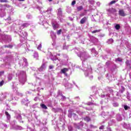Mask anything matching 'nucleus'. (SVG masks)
<instances>
[{"label": "nucleus", "instance_id": "obj_11", "mask_svg": "<svg viewBox=\"0 0 131 131\" xmlns=\"http://www.w3.org/2000/svg\"><path fill=\"white\" fill-rule=\"evenodd\" d=\"M115 28L117 30H119L120 29V25L119 24H117Z\"/></svg>", "mask_w": 131, "mask_h": 131}, {"label": "nucleus", "instance_id": "obj_21", "mask_svg": "<svg viewBox=\"0 0 131 131\" xmlns=\"http://www.w3.org/2000/svg\"><path fill=\"white\" fill-rule=\"evenodd\" d=\"M124 108L125 110H127V109H128V106L127 105H124Z\"/></svg>", "mask_w": 131, "mask_h": 131}, {"label": "nucleus", "instance_id": "obj_33", "mask_svg": "<svg viewBox=\"0 0 131 131\" xmlns=\"http://www.w3.org/2000/svg\"><path fill=\"white\" fill-rule=\"evenodd\" d=\"M5 48H8V46L5 45Z\"/></svg>", "mask_w": 131, "mask_h": 131}, {"label": "nucleus", "instance_id": "obj_27", "mask_svg": "<svg viewBox=\"0 0 131 131\" xmlns=\"http://www.w3.org/2000/svg\"><path fill=\"white\" fill-rule=\"evenodd\" d=\"M4 72L3 71V72H0V75H2V74H4Z\"/></svg>", "mask_w": 131, "mask_h": 131}, {"label": "nucleus", "instance_id": "obj_23", "mask_svg": "<svg viewBox=\"0 0 131 131\" xmlns=\"http://www.w3.org/2000/svg\"><path fill=\"white\" fill-rule=\"evenodd\" d=\"M49 68V69H53L54 68V66H50Z\"/></svg>", "mask_w": 131, "mask_h": 131}, {"label": "nucleus", "instance_id": "obj_30", "mask_svg": "<svg viewBox=\"0 0 131 131\" xmlns=\"http://www.w3.org/2000/svg\"><path fill=\"white\" fill-rule=\"evenodd\" d=\"M73 115H74V116H76V114L75 113H73Z\"/></svg>", "mask_w": 131, "mask_h": 131}, {"label": "nucleus", "instance_id": "obj_34", "mask_svg": "<svg viewBox=\"0 0 131 131\" xmlns=\"http://www.w3.org/2000/svg\"><path fill=\"white\" fill-rule=\"evenodd\" d=\"M62 98H63V99H66V97L64 96H62Z\"/></svg>", "mask_w": 131, "mask_h": 131}, {"label": "nucleus", "instance_id": "obj_18", "mask_svg": "<svg viewBox=\"0 0 131 131\" xmlns=\"http://www.w3.org/2000/svg\"><path fill=\"white\" fill-rule=\"evenodd\" d=\"M75 4H76V1H75V0H74L72 2V6H74V5H75Z\"/></svg>", "mask_w": 131, "mask_h": 131}, {"label": "nucleus", "instance_id": "obj_4", "mask_svg": "<svg viewBox=\"0 0 131 131\" xmlns=\"http://www.w3.org/2000/svg\"><path fill=\"white\" fill-rule=\"evenodd\" d=\"M83 120H84V121H86V122H90V121H91L92 119H91V117H90L89 116H86L84 118H83Z\"/></svg>", "mask_w": 131, "mask_h": 131}, {"label": "nucleus", "instance_id": "obj_5", "mask_svg": "<svg viewBox=\"0 0 131 131\" xmlns=\"http://www.w3.org/2000/svg\"><path fill=\"white\" fill-rule=\"evenodd\" d=\"M67 71H68V69L66 68H64L61 70V73H63V74H65Z\"/></svg>", "mask_w": 131, "mask_h": 131}, {"label": "nucleus", "instance_id": "obj_32", "mask_svg": "<svg viewBox=\"0 0 131 131\" xmlns=\"http://www.w3.org/2000/svg\"><path fill=\"white\" fill-rule=\"evenodd\" d=\"M93 104V103H92V102H90V103H89V105H92Z\"/></svg>", "mask_w": 131, "mask_h": 131}, {"label": "nucleus", "instance_id": "obj_17", "mask_svg": "<svg viewBox=\"0 0 131 131\" xmlns=\"http://www.w3.org/2000/svg\"><path fill=\"white\" fill-rule=\"evenodd\" d=\"M116 3V1H112L110 2V5H113V4H115Z\"/></svg>", "mask_w": 131, "mask_h": 131}, {"label": "nucleus", "instance_id": "obj_15", "mask_svg": "<svg viewBox=\"0 0 131 131\" xmlns=\"http://www.w3.org/2000/svg\"><path fill=\"white\" fill-rule=\"evenodd\" d=\"M61 32H62V29H60L59 30L57 31V34L58 35H59V34H61Z\"/></svg>", "mask_w": 131, "mask_h": 131}, {"label": "nucleus", "instance_id": "obj_16", "mask_svg": "<svg viewBox=\"0 0 131 131\" xmlns=\"http://www.w3.org/2000/svg\"><path fill=\"white\" fill-rule=\"evenodd\" d=\"M97 32H100V30H96L92 32V33H97Z\"/></svg>", "mask_w": 131, "mask_h": 131}, {"label": "nucleus", "instance_id": "obj_10", "mask_svg": "<svg viewBox=\"0 0 131 131\" xmlns=\"http://www.w3.org/2000/svg\"><path fill=\"white\" fill-rule=\"evenodd\" d=\"M22 27H28L29 26V24L26 23L21 25Z\"/></svg>", "mask_w": 131, "mask_h": 131}, {"label": "nucleus", "instance_id": "obj_12", "mask_svg": "<svg viewBox=\"0 0 131 131\" xmlns=\"http://www.w3.org/2000/svg\"><path fill=\"white\" fill-rule=\"evenodd\" d=\"M40 106L42 109L47 110L48 109V107L46 106V105H45V104H40Z\"/></svg>", "mask_w": 131, "mask_h": 131}, {"label": "nucleus", "instance_id": "obj_20", "mask_svg": "<svg viewBox=\"0 0 131 131\" xmlns=\"http://www.w3.org/2000/svg\"><path fill=\"white\" fill-rule=\"evenodd\" d=\"M117 61H118L119 62H122V59H121L120 58H118L117 59Z\"/></svg>", "mask_w": 131, "mask_h": 131}, {"label": "nucleus", "instance_id": "obj_25", "mask_svg": "<svg viewBox=\"0 0 131 131\" xmlns=\"http://www.w3.org/2000/svg\"><path fill=\"white\" fill-rule=\"evenodd\" d=\"M8 48H10V49H12V48H13V45H8Z\"/></svg>", "mask_w": 131, "mask_h": 131}, {"label": "nucleus", "instance_id": "obj_36", "mask_svg": "<svg viewBox=\"0 0 131 131\" xmlns=\"http://www.w3.org/2000/svg\"><path fill=\"white\" fill-rule=\"evenodd\" d=\"M87 130H90V129H88Z\"/></svg>", "mask_w": 131, "mask_h": 131}, {"label": "nucleus", "instance_id": "obj_24", "mask_svg": "<svg viewBox=\"0 0 131 131\" xmlns=\"http://www.w3.org/2000/svg\"><path fill=\"white\" fill-rule=\"evenodd\" d=\"M83 16H84V13H83L80 14V17H83Z\"/></svg>", "mask_w": 131, "mask_h": 131}, {"label": "nucleus", "instance_id": "obj_8", "mask_svg": "<svg viewBox=\"0 0 131 131\" xmlns=\"http://www.w3.org/2000/svg\"><path fill=\"white\" fill-rule=\"evenodd\" d=\"M5 115H6L8 119H10L11 118V115H10V114H9L8 112H5Z\"/></svg>", "mask_w": 131, "mask_h": 131}, {"label": "nucleus", "instance_id": "obj_1", "mask_svg": "<svg viewBox=\"0 0 131 131\" xmlns=\"http://www.w3.org/2000/svg\"><path fill=\"white\" fill-rule=\"evenodd\" d=\"M118 13L119 16H121V17H125V16H126V13L124 12V10H123V9L119 10Z\"/></svg>", "mask_w": 131, "mask_h": 131}, {"label": "nucleus", "instance_id": "obj_7", "mask_svg": "<svg viewBox=\"0 0 131 131\" xmlns=\"http://www.w3.org/2000/svg\"><path fill=\"white\" fill-rule=\"evenodd\" d=\"M77 10L78 12H80V11H81V10H83V7H82V6H79L77 7Z\"/></svg>", "mask_w": 131, "mask_h": 131}, {"label": "nucleus", "instance_id": "obj_9", "mask_svg": "<svg viewBox=\"0 0 131 131\" xmlns=\"http://www.w3.org/2000/svg\"><path fill=\"white\" fill-rule=\"evenodd\" d=\"M125 64L127 67H129L130 69L131 68L130 63H129V61L128 60L126 61Z\"/></svg>", "mask_w": 131, "mask_h": 131}, {"label": "nucleus", "instance_id": "obj_26", "mask_svg": "<svg viewBox=\"0 0 131 131\" xmlns=\"http://www.w3.org/2000/svg\"><path fill=\"white\" fill-rule=\"evenodd\" d=\"M80 123L81 124H80V125H81V126H83V123H82V121H81Z\"/></svg>", "mask_w": 131, "mask_h": 131}, {"label": "nucleus", "instance_id": "obj_29", "mask_svg": "<svg viewBox=\"0 0 131 131\" xmlns=\"http://www.w3.org/2000/svg\"><path fill=\"white\" fill-rule=\"evenodd\" d=\"M90 127H95V126L93 125H90Z\"/></svg>", "mask_w": 131, "mask_h": 131}, {"label": "nucleus", "instance_id": "obj_13", "mask_svg": "<svg viewBox=\"0 0 131 131\" xmlns=\"http://www.w3.org/2000/svg\"><path fill=\"white\" fill-rule=\"evenodd\" d=\"M8 78L9 81H11V80L13 79V77L12 76V74L8 75Z\"/></svg>", "mask_w": 131, "mask_h": 131}, {"label": "nucleus", "instance_id": "obj_19", "mask_svg": "<svg viewBox=\"0 0 131 131\" xmlns=\"http://www.w3.org/2000/svg\"><path fill=\"white\" fill-rule=\"evenodd\" d=\"M104 127H105V126L101 125V126L99 127V129H104Z\"/></svg>", "mask_w": 131, "mask_h": 131}, {"label": "nucleus", "instance_id": "obj_3", "mask_svg": "<svg viewBox=\"0 0 131 131\" xmlns=\"http://www.w3.org/2000/svg\"><path fill=\"white\" fill-rule=\"evenodd\" d=\"M107 12H108V13H116L117 11L115 8H109L106 10Z\"/></svg>", "mask_w": 131, "mask_h": 131}, {"label": "nucleus", "instance_id": "obj_2", "mask_svg": "<svg viewBox=\"0 0 131 131\" xmlns=\"http://www.w3.org/2000/svg\"><path fill=\"white\" fill-rule=\"evenodd\" d=\"M88 18L89 17L84 16V17H83L80 21V24H84V23H85L88 21Z\"/></svg>", "mask_w": 131, "mask_h": 131}, {"label": "nucleus", "instance_id": "obj_28", "mask_svg": "<svg viewBox=\"0 0 131 131\" xmlns=\"http://www.w3.org/2000/svg\"><path fill=\"white\" fill-rule=\"evenodd\" d=\"M71 129H71H72V126H70L69 127V129Z\"/></svg>", "mask_w": 131, "mask_h": 131}, {"label": "nucleus", "instance_id": "obj_31", "mask_svg": "<svg viewBox=\"0 0 131 131\" xmlns=\"http://www.w3.org/2000/svg\"><path fill=\"white\" fill-rule=\"evenodd\" d=\"M19 1V2H24V1H25V0H18Z\"/></svg>", "mask_w": 131, "mask_h": 131}, {"label": "nucleus", "instance_id": "obj_14", "mask_svg": "<svg viewBox=\"0 0 131 131\" xmlns=\"http://www.w3.org/2000/svg\"><path fill=\"white\" fill-rule=\"evenodd\" d=\"M4 83H5V81L3 80L0 82V86H3V85H4Z\"/></svg>", "mask_w": 131, "mask_h": 131}, {"label": "nucleus", "instance_id": "obj_22", "mask_svg": "<svg viewBox=\"0 0 131 131\" xmlns=\"http://www.w3.org/2000/svg\"><path fill=\"white\" fill-rule=\"evenodd\" d=\"M7 0H0L1 3H7Z\"/></svg>", "mask_w": 131, "mask_h": 131}, {"label": "nucleus", "instance_id": "obj_6", "mask_svg": "<svg viewBox=\"0 0 131 131\" xmlns=\"http://www.w3.org/2000/svg\"><path fill=\"white\" fill-rule=\"evenodd\" d=\"M52 27H53L54 30H56V29H57V28H58V25L54 24V23H52Z\"/></svg>", "mask_w": 131, "mask_h": 131}, {"label": "nucleus", "instance_id": "obj_35", "mask_svg": "<svg viewBox=\"0 0 131 131\" xmlns=\"http://www.w3.org/2000/svg\"><path fill=\"white\" fill-rule=\"evenodd\" d=\"M53 0H49V2H52Z\"/></svg>", "mask_w": 131, "mask_h": 131}]
</instances>
